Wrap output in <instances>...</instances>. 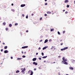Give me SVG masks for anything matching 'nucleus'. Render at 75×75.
<instances>
[{
	"label": "nucleus",
	"mask_w": 75,
	"mask_h": 75,
	"mask_svg": "<svg viewBox=\"0 0 75 75\" xmlns=\"http://www.w3.org/2000/svg\"><path fill=\"white\" fill-rule=\"evenodd\" d=\"M42 40H40V42H42Z\"/></svg>",
	"instance_id": "nucleus-46"
},
{
	"label": "nucleus",
	"mask_w": 75,
	"mask_h": 75,
	"mask_svg": "<svg viewBox=\"0 0 75 75\" xmlns=\"http://www.w3.org/2000/svg\"><path fill=\"white\" fill-rule=\"evenodd\" d=\"M34 71H36V70H37V69L36 68L34 69Z\"/></svg>",
	"instance_id": "nucleus-40"
},
{
	"label": "nucleus",
	"mask_w": 75,
	"mask_h": 75,
	"mask_svg": "<svg viewBox=\"0 0 75 75\" xmlns=\"http://www.w3.org/2000/svg\"><path fill=\"white\" fill-rule=\"evenodd\" d=\"M69 69H71V70H74V68L71 67H69Z\"/></svg>",
	"instance_id": "nucleus-7"
},
{
	"label": "nucleus",
	"mask_w": 75,
	"mask_h": 75,
	"mask_svg": "<svg viewBox=\"0 0 75 75\" xmlns=\"http://www.w3.org/2000/svg\"><path fill=\"white\" fill-rule=\"evenodd\" d=\"M63 44L64 43H61L60 45H63Z\"/></svg>",
	"instance_id": "nucleus-47"
},
{
	"label": "nucleus",
	"mask_w": 75,
	"mask_h": 75,
	"mask_svg": "<svg viewBox=\"0 0 75 75\" xmlns=\"http://www.w3.org/2000/svg\"><path fill=\"white\" fill-rule=\"evenodd\" d=\"M42 37H43V36H41L40 37V38H42Z\"/></svg>",
	"instance_id": "nucleus-42"
},
{
	"label": "nucleus",
	"mask_w": 75,
	"mask_h": 75,
	"mask_svg": "<svg viewBox=\"0 0 75 75\" xmlns=\"http://www.w3.org/2000/svg\"><path fill=\"white\" fill-rule=\"evenodd\" d=\"M47 16V14H45V16Z\"/></svg>",
	"instance_id": "nucleus-51"
},
{
	"label": "nucleus",
	"mask_w": 75,
	"mask_h": 75,
	"mask_svg": "<svg viewBox=\"0 0 75 75\" xmlns=\"http://www.w3.org/2000/svg\"><path fill=\"white\" fill-rule=\"evenodd\" d=\"M25 6V4H22L21 5V7H24Z\"/></svg>",
	"instance_id": "nucleus-5"
},
{
	"label": "nucleus",
	"mask_w": 75,
	"mask_h": 75,
	"mask_svg": "<svg viewBox=\"0 0 75 75\" xmlns=\"http://www.w3.org/2000/svg\"><path fill=\"white\" fill-rule=\"evenodd\" d=\"M58 58H60L61 57V56H59L58 57Z\"/></svg>",
	"instance_id": "nucleus-43"
},
{
	"label": "nucleus",
	"mask_w": 75,
	"mask_h": 75,
	"mask_svg": "<svg viewBox=\"0 0 75 75\" xmlns=\"http://www.w3.org/2000/svg\"><path fill=\"white\" fill-rule=\"evenodd\" d=\"M4 52V53H5V54H7V53H8V51L7 50H5Z\"/></svg>",
	"instance_id": "nucleus-4"
},
{
	"label": "nucleus",
	"mask_w": 75,
	"mask_h": 75,
	"mask_svg": "<svg viewBox=\"0 0 75 75\" xmlns=\"http://www.w3.org/2000/svg\"><path fill=\"white\" fill-rule=\"evenodd\" d=\"M42 18H40V20H42Z\"/></svg>",
	"instance_id": "nucleus-44"
},
{
	"label": "nucleus",
	"mask_w": 75,
	"mask_h": 75,
	"mask_svg": "<svg viewBox=\"0 0 75 75\" xmlns=\"http://www.w3.org/2000/svg\"><path fill=\"white\" fill-rule=\"evenodd\" d=\"M48 39H46L45 40V41L44 42V43H47L48 42Z\"/></svg>",
	"instance_id": "nucleus-10"
},
{
	"label": "nucleus",
	"mask_w": 75,
	"mask_h": 75,
	"mask_svg": "<svg viewBox=\"0 0 75 75\" xmlns=\"http://www.w3.org/2000/svg\"><path fill=\"white\" fill-rule=\"evenodd\" d=\"M53 47V48H54V46H52V48L50 49V50H52V49H53V48H52V47Z\"/></svg>",
	"instance_id": "nucleus-36"
},
{
	"label": "nucleus",
	"mask_w": 75,
	"mask_h": 75,
	"mask_svg": "<svg viewBox=\"0 0 75 75\" xmlns=\"http://www.w3.org/2000/svg\"><path fill=\"white\" fill-rule=\"evenodd\" d=\"M1 52H2V51H3V49H1Z\"/></svg>",
	"instance_id": "nucleus-39"
},
{
	"label": "nucleus",
	"mask_w": 75,
	"mask_h": 75,
	"mask_svg": "<svg viewBox=\"0 0 75 75\" xmlns=\"http://www.w3.org/2000/svg\"><path fill=\"white\" fill-rule=\"evenodd\" d=\"M62 60H63V61H64L65 60V57H63L62 58Z\"/></svg>",
	"instance_id": "nucleus-24"
},
{
	"label": "nucleus",
	"mask_w": 75,
	"mask_h": 75,
	"mask_svg": "<svg viewBox=\"0 0 75 75\" xmlns=\"http://www.w3.org/2000/svg\"><path fill=\"white\" fill-rule=\"evenodd\" d=\"M8 30V28H6V30Z\"/></svg>",
	"instance_id": "nucleus-32"
},
{
	"label": "nucleus",
	"mask_w": 75,
	"mask_h": 75,
	"mask_svg": "<svg viewBox=\"0 0 75 75\" xmlns=\"http://www.w3.org/2000/svg\"><path fill=\"white\" fill-rule=\"evenodd\" d=\"M28 48V46H27L22 47V49H24V48Z\"/></svg>",
	"instance_id": "nucleus-2"
},
{
	"label": "nucleus",
	"mask_w": 75,
	"mask_h": 75,
	"mask_svg": "<svg viewBox=\"0 0 75 75\" xmlns=\"http://www.w3.org/2000/svg\"><path fill=\"white\" fill-rule=\"evenodd\" d=\"M39 59V60H41V57H39L38 58Z\"/></svg>",
	"instance_id": "nucleus-38"
},
{
	"label": "nucleus",
	"mask_w": 75,
	"mask_h": 75,
	"mask_svg": "<svg viewBox=\"0 0 75 75\" xmlns=\"http://www.w3.org/2000/svg\"><path fill=\"white\" fill-rule=\"evenodd\" d=\"M11 6H14V4H12Z\"/></svg>",
	"instance_id": "nucleus-54"
},
{
	"label": "nucleus",
	"mask_w": 75,
	"mask_h": 75,
	"mask_svg": "<svg viewBox=\"0 0 75 75\" xmlns=\"http://www.w3.org/2000/svg\"><path fill=\"white\" fill-rule=\"evenodd\" d=\"M47 14H51V12L50 11H48L47 12Z\"/></svg>",
	"instance_id": "nucleus-18"
},
{
	"label": "nucleus",
	"mask_w": 75,
	"mask_h": 75,
	"mask_svg": "<svg viewBox=\"0 0 75 75\" xmlns=\"http://www.w3.org/2000/svg\"><path fill=\"white\" fill-rule=\"evenodd\" d=\"M3 44L4 45L5 44V43H3Z\"/></svg>",
	"instance_id": "nucleus-58"
},
{
	"label": "nucleus",
	"mask_w": 75,
	"mask_h": 75,
	"mask_svg": "<svg viewBox=\"0 0 75 75\" xmlns=\"http://www.w3.org/2000/svg\"><path fill=\"white\" fill-rule=\"evenodd\" d=\"M73 61L74 62H75V60H73Z\"/></svg>",
	"instance_id": "nucleus-61"
},
{
	"label": "nucleus",
	"mask_w": 75,
	"mask_h": 75,
	"mask_svg": "<svg viewBox=\"0 0 75 75\" xmlns=\"http://www.w3.org/2000/svg\"><path fill=\"white\" fill-rule=\"evenodd\" d=\"M50 31H54V29H51L50 30Z\"/></svg>",
	"instance_id": "nucleus-28"
},
{
	"label": "nucleus",
	"mask_w": 75,
	"mask_h": 75,
	"mask_svg": "<svg viewBox=\"0 0 75 75\" xmlns=\"http://www.w3.org/2000/svg\"><path fill=\"white\" fill-rule=\"evenodd\" d=\"M19 72H20V71L18 70H17L16 71V74H17V73H18Z\"/></svg>",
	"instance_id": "nucleus-15"
},
{
	"label": "nucleus",
	"mask_w": 75,
	"mask_h": 75,
	"mask_svg": "<svg viewBox=\"0 0 75 75\" xmlns=\"http://www.w3.org/2000/svg\"><path fill=\"white\" fill-rule=\"evenodd\" d=\"M13 57H11V59H13Z\"/></svg>",
	"instance_id": "nucleus-56"
},
{
	"label": "nucleus",
	"mask_w": 75,
	"mask_h": 75,
	"mask_svg": "<svg viewBox=\"0 0 75 75\" xmlns=\"http://www.w3.org/2000/svg\"><path fill=\"white\" fill-rule=\"evenodd\" d=\"M22 16H23V17H24V14H22Z\"/></svg>",
	"instance_id": "nucleus-52"
},
{
	"label": "nucleus",
	"mask_w": 75,
	"mask_h": 75,
	"mask_svg": "<svg viewBox=\"0 0 75 75\" xmlns=\"http://www.w3.org/2000/svg\"><path fill=\"white\" fill-rule=\"evenodd\" d=\"M67 8H69V5H67Z\"/></svg>",
	"instance_id": "nucleus-22"
},
{
	"label": "nucleus",
	"mask_w": 75,
	"mask_h": 75,
	"mask_svg": "<svg viewBox=\"0 0 75 75\" xmlns=\"http://www.w3.org/2000/svg\"><path fill=\"white\" fill-rule=\"evenodd\" d=\"M26 18H28V15L26 16Z\"/></svg>",
	"instance_id": "nucleus-31"
},
{
	"label": "nucleus",
	"mask_w": 75,
	"mask_h": 75,
	"mask_svg": "<svg viewBox=\"0 0 75 75\" xmlns=\"http://www.w3.org/2000/svg\"><path fill=\"white\" fill-rule=\"evenodd\" d=\"M61 51H64V48H63V49H61Z\"/></svg>",
	"instance_id": "nucleus-33"
},
{
	"label": "nucleus",
	"mask_w": 75,
	"mask_h": 75,
	"mask_svg": "<svg viewBox=\"0 0 75 75\" xmlns=\"http://www.w3.org/2000/svg\"><path fill=\"white\" fill-rule=\"evenodd\" d=\"M68 61V60L67 59H64V61H62V62H65V61Z\"/></svg>",
	"instance_id": "nucleus-20"
},
{
	"label": "nucleus",
	"mask_w": 75,
	"mask_h": 75,
	"mask_svg": "<svg viewBox=\"0 0 75 75\" xmlns=\"http://www.w3.org/2000/svg\"><path fill=\"white\" fill-rule=\"evenodd\" d=\"M47 1V0H45V1Z\"/></svg>",
	"instance_id": "nucleus-63"
},
{
	"label": "nucleus",
	"mask_w": 75,
	"mask_h": 75,
	"mask_svg": "<svg viewBox=\"0 0 75 75\" xmlns=\"http://www.w3.org/2000/svg\"><path fill=\"white\" fill-rule=\"evenodd\" d=\"M7 46H6L4 47V49H7Z\"/></svg>",
	"instance_id": "nucleus-19"
},
{
	"label": "nucleus",
	"mask_w": 75,
	"mask_h": 75,
	"mask_svg": "<svg viewBox=\"0 0 75 75\" xmlns=\"http://www.w3.org/2000/svg\"><path fill=\"white\" fill-rule=\"evenodd\" d=\"M48 5V4L47 3H45V5L46 6Z\"/></svg>",
	"instance_id": "nucleus-41"
},
{
	"label": "nucleus",
	"mask_w": 75,
	"mask_h": 75,
	"mask_svg": "<svg viewBox=\"0 0 75 75\" xmlns=\"http://www.w3.org/2000/svg\"><path fill=\"white\" fill-rule=\"evenodd\" d=\"M74 4H75V1H74Z\"/></svg>",
	"instance_id": "nucleus-59"
},
{
	"label": "nucleus",
	"mask_w": 75,
	"mask_h": 75,
	"mask_svg": "<svg viewBox=\"0 0 75 75\" xmlns=\"http://www.w3.org/2000/svg\"><path fill=\"white\" fill-rule=\"evenodd\" d=\"M36 60H37L36 58H33V59H32V61H36Z\"/></svg>",
	"instance_id": "nucleus-8"
},
{
	"label": "nucleus",
	"mask_w": 75,
	"mask_h": 75,
	"mask_svg": "<svg viewBox=\"0 0 75 75\" xmlns=\"http://www.w3.org/2000/svg\"><path fill=\"white\" fill-rule=\"evenodd\" d=\"M33 64L35 65H38V63H37V62H34L33 63Z\"/></svg>",
	"instance_id": "nucleus-3"
},
{
	"label": "nucleus",
	"mask_w": 75,
	"mask_h": 75,
	"mask_svg": "<svg viewBox=\"0 0 75 75\" xmlns=\"http://www.w3.org/2000/svg\"><path fill=\"white\" fill-rule=\"evenodd\" d=\"M33 71H31V72L30 73V75H33Z\"/></svg>",
	"instance_id": "nucleus-13"
},
{
	"label": "nucleus",
	"mask_w": 75,
	"mask_h": 75,
	"mask_svg": "<svg viewBox=\"0 0 75 75\" xmlns=\"http://www.w3.org/2000/svg\"><path fill=\"white\" fill-rule=\"evenodd\" d=\"M47 57V56H44L42 57V58L45 59Z\"/></svg>",
	"instance_id": "nucleus-14"
},
{
	"label": "nucleus",
	"mask_w": 75,
	"mask_h": 75,
	"mask_svg": "<svg viewBox=\"0 0 75 75\" xmlns=\"http://www.w3.org/2000/svg\"><path fill=\"white\" fill-rule=\"evenodd\" d=\"M18 25V23H16L15 24V25Z\"/></svg>",
	"instance_id": "nucleus-37"
},
{
	"label": "nucleus",
	"mask_w": 75,
	"mask_h": 75,
	"mask_svg": "<svg viewBox=\"0 0 75 75\" xmlns=\"http://www.w3.org/2000/svg\"><path fill=\"white\" fill-rule=\"evenodd\" d=\"M22 71H21V72H22V73H23V72H25V68H24L23 69V68L22 69Z\"/></svg>",
	"instance_id": "nucleus-1"
},
{
	"label": "nucleus",
	"mask_w": 75,
	"mask_h": 75,
	"mask_svg": "<svg viewBox=\"0 0 75 75\" xmlns=\"http://www.w3.org/2000/svg\"><path fill=\"white\" fill-rule=\"evenodd\" d=\"M31 16H34V14L32 13L31 14Z\"/></svg>",
	"instance_id": "nucleus-50"
},
{
	"label": "nucleus",
	"mask_w": 75,
	"mask_h": 75,
	"mask_svg": "<svg viewBox=\"0 0 75 75\" xmlns=\"http://www.w3.org/2000/svg\"><path fill=\"white\" fill-rule=\"evenodd\" d=\"M65 33V30H64V31H63V34H64Z\"/></svg>",
	"instance_id": "nucleus-35"
},
{
	"label": "nucleus",
	"mask_w": 75,
	"mask_h": 75,
	"mask_svg": "<svg viewBox=\"0 0 75 75\" xmlns=\"http://www.w3.org/2000/svg\"><path fill=\"white\" fill-rule=\"evenodd\" d=\"M41 65L40 67H39V69H41Z\"/></svg>",
	"instance_id": "nucleus-26"
},
{
	"label": "nucleus",
	"mask_w": 75,
	"mask_h": 75,
	"mask_svg": "<svg viewBox=\"0 0 75 75\" xmlns=\"http://www.w3.org/2000/svg\"><path fill=\"white\" fill-rule=\"evenodd\" d=\"M38 50H41V47H39L38 48Z\"/></svg>",
	"instance_id": "nucleus-49"
},
{
	"label": "nucleus",
	"mask_w": 75,
	"mask_h": 75,
	"mask_svg": "<svg viewBox=\"0 0 75 75\" xmlns=\"http://www.w3.org/2000/svg\"><path fill=\"white\" fill-rule=\"evenodd\" d=\"M46 62V61L45 60L44 61V62Z\"/></svg>",
	"instance_id": "nucleus-60"
},
{
	"label": "nucleus",
	"mask_w": 75,
	"mask_h": 75,
	"mask_svg": "<svg viewBox=\"0 0 75 75\" xmlns=\"http://www.w3.org/2000/svg\"><path fill=\"white\" fill-rule=\"evenodd\" d=\"M9 27H11V26H12V25L11 24H10L9 25Z\"/></svg>",
	"instance_id": "nucleus-17"
},
{
	"label": "nucleus",
	"mask_w": 75,
	"mask_h": 75,
	"mask_svg": "<svg viewBox=\"0 0 75 75\" xmlns=\"http://www.w3.org/2000/svg\"><path fill=\"white\" fill-rule=\"evenodd\" d=\"M49 42H51V41H52V40L50 39L49 40Z\"/></svg>",
	"instance_id": "nucleus-34"
},
{
	"label": "nucleus",
	"mask_w": 75,
	"mask_h": 75,
	"mask_svg": "<svg viewBox=\"0 0 75 75\" xmlns=\"http://www.w3.org/2000/svg\"><path fill=\"white\" fill-rule=\"evenodd\" d=\"M55 62H54L52 64H55Z\"/></svg>",
	"instance_id": "nucleus-62"
},
{
	"label": "nucleus",
	"mask_w": 75,
	"mask_h": 75,
	"mask_svg": "<svg viewBox=\"0 0 75 75\" xmlns=\"http://www.w3.org/2000/svg\"><path fill=\"white\" fill-rule=\"evenodd\" d=\"M71 61L72 63H74V62L73 60L72 59L71 60Z\"/></svg>",
	"instance_id": "nucleus-29"
},
{
	"label": "nucleus",
	"mask_w": 75,
	"mask_h": 75,
	"mask_svg": "<svg viewBox=\"0 0 75 75\" xmlns=\"http://www.w3.org/2000/svg\"><path fill=\"white\" fill-rule=\"evenodd\" d=\"M38 53H37L36 54V55H38Z\"/></svg>",
	"instance_id": "nucleus-53"
},
{
	"label": "nucleus",
	"mask_w": 75,
	"mask_h": 75,
	"mask_svg": "<svg viewBox=\"0 0 75 75\" xmlns=\"http://www.w3.org/2000/svg\"><path fill=\"white\" fill-rule=\"evenodd\" d=\"M63 62L64 64H65V65H67L68 64V63L66 62Z\"/></svg>",
	"instance_id": "nucleus-9"
},
{
	"label": "nucleus",
	"mask_w": 75,
	"mask_h": 75,
	"mask_svg": "<svg viewBox=\"0 0 75 75\" xmlns=\"http://www.w3.org/2000/svg\"><path fill=\"white\" fill-rule=\"evenodd\" d=\"M26 33H28V30H26Z\"/></svg>",
	"instance_id": "nucleus-48"
},
{
	"label": "nucleus",
	"mask_w": 75,
	"mask_h": 75,
	"mask_svg": "<svg viewBox=\"0 0 75 75\" xmlns=\"http://www.w3.org/2000/svg\"><path fill=\"white\" fill-rule=\"evenodd\" d=\"M3 24L4 25H6V22H4L3 23Z\"/></svg>",
	"instance_id": "nucleus-27"
},
{
	"label": "nucleus",
	"mask_w": 75,
	"mask_h": 75,
	"mask_svg": "<svg viewBox=\"0 0 75 75\" xmlns=\"http://www.w3.org/2000/svg\"><path fill=\"white\" fill-rule=\"evenodd\" d=\"M65 14H67V13H68V11H66L65 12Z\"/></svg>",
	"instance_id": "nucleus-45"
},
{
	"label": "nucleus",
	"mask_w": 75,
	"mask_h": 75,
	"mask_svg": "<svg viewBox=\"0 0 75 75\" xmlns=\"http://www.w3.org/2000/svg\"><path fill=\"white\" fill-rule=\"evenodd\" d=\"M11 10L12 11H13V12H14V11H15V10H14V9H12Z\"/></svg>",
	"instance_id": "nucleus-23"
},
{
	"label": "nucleus",
	"mask_w": 75,
	"mask_h": 75,
	"mask_svg": "<svg viewBox=\"0 0 75 75\" xmlns=\"http://www.w3.org/2000/svg\"><path fill=\"white\" fill-rule=\"evenodd\" d=\"M48 48V46H45L43 48L42 50H45V49H46V48Z\"/></svg>",
	"instance_id": "nucleus-6"
},
{
	"label": "nucleus",
	"mask_w": 75,
	"mask_h": 75,
	"mask_svg": "<svg viewBox=\"0 0 75 75\" xmlns=\"http://www.w3.org/2000/svg\"><path fill=\"white\" fill-rule=\"evenodd\" d=\"M64 50H67V49L68 48V47H64Z\"/></svg>",
	"instance_id": "nucleus-11"
},
{
	"label": "nucleus",
	"mask_w": 75,
	"mask_h": 75,
	"mask_svg": "<svg viewBox=\"0 0 75 75\" xmlns=\"http://www.w3.org/2000/svg\"><path fill=\"white\" fill-rule=\"evenodd\" d=\"M23 59V58H18L17 59V60H21V59Z\"/></svg>",
	"instance_id": "nucleus-12"
},
{
	"label": "nucleus",
	"mask_w": 75,
	"mask_h": 75,
	"mask_svg": "<svg viewBox=\"0 0 75 75\" xmlns=\"http://www.w3.org/2000/svg\"><path fill=\"white\" fill-rule=\"evenodd\" d=\"M57 33L59 35H61V33H60V32H59V31L57 32Z\"/></svg>",
	"instance_id": "nucleus-21"
},
{
	"label": "nucleus",
	"mask_w": 75,
	"mask_h": 75,
	"mask_svg": "<svg viewBox=\"0 0 75 75\" xmlns=\"http://www.w3.org/2000/svg\"><path fill=\"white\" fill-rule=\"evenodd\" d=\"M23 58H25V55H23L22 56Z\"/></svg>",
	"instance_id": "nucleus-30"
},
{
	"label": "nucleus",
	"mask_w": 75,
	"mask_h": 75,
	"mask_svg": "<svg viewBox=\"0 0 75 75\" xmlns=\"http://www.w3.org/2000/svg\"><path fill=\"white\" fill-rule=\"evenodd\" d=\"M22 54H23V53H24V52H23V51H22Z\"/></svg>",
	"instance_id": "nucleus-57"
},
{
	"label": "nucleus",
	"mask_w": 75,
	"mask_h": 75,
	"mask_svg": "<svg viewBox=\"0 0 75 75\" xmlns=\"http://www.w3.org/2000/svg\"><path fill=\"white\" fill-rule=\"evenodd\" d=\"M66 75H69L68 74H66Z\"/></svg>",
	"instance_id": "nucleus-64"
},
{
	"label": "nucleus",
	"mask_w": 75,
	"mask_h": 75,
	"mask_svg": "<svg viewBox=\"0 0 75 75\" xmlns=\"http://www.w3.org/2000/svg\"><path fill=\"white\" fill-rule=\"evenodd\" d=\"M65 11V10H63V12H64V11Z\"/></svg>",
	"instance_id": "nucleus-55"
},
{
	"label": "nucleus",
	"mask_w": 75,
	"mask_h": 75,
	"mask_svg": "<svg viewBox=\"0 0 75 75\" xmlns=\"http://www.w3.org/2000/svg\"><path fill=\"white\" fill-rule=\"evenodd\" d=\"M64 2L66 3H68V0H65Z\"/></svg>",
	"instance_id": "nucleus-16"
},
{
	"label": "nucleus",
	"mask_w": 75,
	"mask_h": 75,
	"mask_svg": "<svg viewBox=\"0 0 75 75\" xmlns=\"http://www.w3.org/2000/svg\"><path fill=\"white\" fill-rule=\"evenodd\" d=\"M42 56H44V53L43 52H42Z\"/></svg>",
	"instance_id": "nucleus-25"
}]
</instances>
